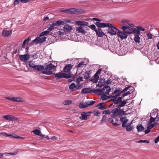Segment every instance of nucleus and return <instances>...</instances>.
<instances>
[{
    "mask_svg": "<svg viewBox=\"0 0 159 159\" xmlns=\"http://www.w3.org/2000/svg\"><path fill=\"white\" fill-rule=\"evenodd\" d=\"M57 66V63H50L45 66V70L42 71V73L47 75L52 74L53 72L56 70Z\"/></svg>",
    "mask_w": 159,
    "mask_h": 159,
    "instance_id": "obj_1",
    "label": "nucleus"
},
{
    "mask_svg": "<svg viewBox=\"0 0 159 159\" xmlns=\"http://www.w3.org/2000/svg\"><path fill=\"white\" fill-rule=\"evenodd\" d=\"M111 112L112 114L111 115V117L114 118L117 116L121 117L124 115L125 111L123 109L117 107L113 109Z\"/></svg>",
    "mask_w": 159,
    "mask_h": 159,
    "instance_id": "obj_2",
    "label": "nucleus"
},
{
    "mask_svg": "<svg viewBox=\"0 0 159 159\" xmlns=\"http://www.w3.org/2000/svg\"><path fill=\"white\" fill-rule=\"evenodd\" d=\"M122 97H119L118 98H113L112 100L114 102L115 104H117L116 107L118 108L124 107L126 104V102L124 100H122Z\"/></svg>",
    "mask_w": 159,
    "mask_h": 159,
    "instance_id": "obj_3",
    "label": "nucleus"
},
{
    "mask_svg": "<svg viewBox=\"0 0 159 159\" xmlns=\"http://www.w3.org/2000/svg\"><path fill=\"white\" fill-rule=\"evenodd\" d=\"M71 73H69L67 74L63 73L62 72H59L56 74H54L53 76L55 78L57 79H60L62 78H68L71 77Z\"/></svg>",
    "mask_w": 159,
    "mask_h": 159,
    "instance_id": "obj_4",
    "label": "nucleus"
},
{
    "mask_svg": "<svg viewBox=\"0 0 159 159\" xmlns=\"http://www.w3.org/2000/svg\"><path fill=\"white\" fill-rule=\"evenodd\" d=\"M64 24V22L61 20H57L53 22L52 24L50 25L49 27L48 28V30L51 31L54 29L57 28V26L63 25Z\"/></svg>",
    "mask_w": 159,
    "mask_h": 159,
    "instance_id": "obj_5",
    "label": "nucleus"
},
{
    "mask_svg": "<svg viewBox=\"0 0 159 159\" xmlns=\"http://www.w3.org/2000/svg\"><path fill=\"white\" fill-rule=\"evenodd\" d=\"M111 25L112 26H108V32L111 35H115L116 34V33H117V32H119V30L112 25L111 24Z\"/></svg>",
    "mask_w": 159,
    "mask_h": 159,
    "instance_id": "obj_6",
    "label": "nucleus"
},
{
    "mask_svg": "<svg viewBox=\"0 0 159 159\" xmlns=\"http://www.w3.org/2000/svg\"><path fill=\"white\" fill-rule=\"evenodd\" d=\"M122 29L123 31L127 34L132 33L133 29L128 26H124L122 27Z\"/></svg>",
    "mask_w": 159,
    "mask_h": 159,
    "instance_id": "obj_7",
    "label": "nucleus"
},
{
    "mask_svg": "<svg viewBox=\"0 0 159 159\" xmlns=\"http://www.w3.org/2000/svg\"><path fill=\"white\" fill-rule=\"evenodd\" d=\"M41 37H39L36 38L35 39L33 40V42L36 44L42 43L45 41L47 38L46 37L41 38Z\"/></svg>",
    "mask_w": 159,
    "mask_h": 159,
    "instance_id": "obj_8",
    "label": "nucleus"
},
{
    "mask_svg": "<svg viewBox=\"0 0 159 159\" xmlns=\"http://www.w3.org/2000/svg\"><path fill=\"white\" fill-rule=\"evenodd\" d=\"M20 59L21 61L27 62L29 60L30 57V55L28 54L25 55H19Z\"/></svg>",
    "mask_w": 159,
    "mask_h": 159,
    "instance_id": "obj_9",
    "label": "nucleus"
},
{
    "mask_svg": "<svg viewBox=\"0 0 159 159\" xmlns=\"http://www.w3.org/2000/svg\"><path fill=\"white\" fill-rule=\"evenodd\" d=\"M111 90V89L110 86L106 85L105 86H104V88L101 89L102 94H108L110 92Z\"/></svg>",
    "mask_w": 159,
    "mask_h": 159,
    "instance_id": "obj_10",
    "label": "nucleus"
},
{
    "mask_svg": "<svg viewBox=\"0 0 159 159\" xmlns=\"http://www.w3.org/2000/svg\"><path fill=\"white\" fill-rule=\"evenodd\" d=\"M121 93H122L121 90L116 89L112 93V94L110 95V98H115L116 97L120 96Z\"/></svg>",
    "mask_w": 159,
    "mask_h": 159,
    "instance_id": "obj_11",
    "label": "nucleus"
},
{
    "mask_svg": "<svg viewBox=\"0 0 159 159\" xmlns=\"http://www.w3.org/2000/svg\"><path fill=\"white\" fill-rule=\"evenodd\" d=\"M12 33V30H7V29L4 28L3 30L2 35L5 37H8L11 35Z\"/></svg>",
    "mask_w": 159,
    "mask_h": 159,
    "instance_id": "obj_12",
    "label": "nucleus"
},
{
    "mask_svg": "<svg viewBox=\"0 0 159 159\" xmlns=\"http://www.w3.org/2000/svg\"><path fill=\"white\" fill-rule=\"evenodd\" d=\"M127 34H127L124 31L121 32L119 30V32H117L118 35L122 39H125L128 36Z\"/></svg>",
    "mask_w": 159,
    "mask_h": 159,
    "instance_id": "obj_13",
    "label": "nucleus"
},
{
    "mask_svg": "<svg viewBox=\"0 0 159 159\" xmlns=\"http://www.w3.org/2000/svg\"><path fill=\"white\" fill-rule=\"evenodd\" d=\"M34 70L39 71L42 72L45 70V67L43 65L39 64L36 65V66H35Z\"/></svg>",
    "mask_w": 159,
    "mask_h": 159,
    "instance_id": "obj_14",
    "label": "nucleus"
},
{
    "mask_svg": "<svg viewBox=\"0 0 159 159\" xmlns=\"http://www.w3.org/2000/svg\"><path fill=\"white\" fill-rule=\"evenodd\" d=\"M3 118L7 120L11 121H14L16 120V118L15 116L11 115L3 116Z\"/></svg>",
    "mask_w": 159,
    "mask_h": 159,
    "instance_id": "obj_15",
    "label": "nucleus"
},
{
    "mask_svg": "<svg viewBox=\"0 0 159 159\" xmlns=\"http://www.w3.org/2000/svg\"><path fill=\"white\" fill-rule=\"evenodd\" d=\"M128 119H127L126 116L122 117L120 118V120L122 122V126L125 127L126 126V123L128 121Z\"/></svg>",
    "mask_w": 159,
    "mask_h": 159,
    "instance_id": "obj_16",
    "label": "nucleus"
},
{
    "mask_svg": "<svg viewBox=\"0 0 159 159\" xmlns=\"http://www.w3.org/2000/svg\"><path fill=\"white\" fill-rule=\"evenodd\" d=\"M63 29L64 32H69L72 30V26L67 24L65 25H64Z\"/></svg>",
    "mask_w": 159,
    "mask_h": 159,
    "instance_id": "obj_17",
    "label": "nucleus"
},
{
    "mask_svg": "<svg viewBox=\"0 0 159 159\" xmlns=\"http://www.w3.org/2000/svg\"><path fill=\"white\" fill-rule=\"evenodd\" d=\"M73 65L71 64H68L66 65L63 69L64 72H68L72 68Z\"/></svg>",
    "mask_w": 159,
    "mask_h": 159,
    "instance_id": "obj_18",
    "label": "nucleus"
},
{
    "mask_svg": "<svg viewBox=\"0 0 159 159\" xmlns=\"http://www.w3.org/2000/svg\"><path fill=\"white\" fill-rule=\"evenodd\" d=\"M80 86H76L74 83H72L69 86V89L71 91H74L76 90V89H79Z\"/></svg>",
    "mask_w": 159,
    "mask_h": 159,
    "instance_id": "obj_19",
    "label": "nucleus"
},
{
    "mask_svg": "<svg viewBox=\"0 0 159 159\" xmlns=\"http://www.w3.org/2000/svg\"><path fill=\"white\" fill-rule=\"evenodd\" d=\"M89 113V112H83L81 114L82 117H80V118L82 120H87V116L88 115Z\"/></svg>",
    "mask_w": 159,
    "mask_h": 159,
    "instance_id": "obj_20",
    "label": "nucleus"
},
{
    "mask_svg": "<svg viewBox=\"0 0 159 159\" xmlns=\"http://www.w3.org/2000/svg\"><path fill=\"white\" fill-rule=\"evenodd\" d=\"M94 30L96 32L97 35L99 37L102 36L104 34V33L101 29H98V30L95 29Z\"/></svg>",
    "mask_w": 159,
    "mask_h": 159,
    "instance_id": "obj_21",
    "label": "nucleus"
},
{
    "mask_svg": "<svg viewBox=\"0 0 159 159\" xmlns=\"http://www.w3.org/2000/svg\"><path fill=\"white\" fill-rule=\"evenodd\" d=\"M96 107H98V109H99L103 110L106 108L104 106V104L103 103H101L98 104Z\"/></svg>",
    "mask_w": 159,
    "mask_h": 159,
    "instance_id": "obj_22",
    "label": "nucleus"
},
{
    "mask_svg": "<svg viewBox=\"0 0 159 159\" xmlns=\"http://www.w3.org/2000/svg\"><path fill=\"white\" fill-rule=\"evenodd\" d=\"M75 10L76 14H81L84 13L85 12V11L83 9L75 8Z\"/></svg>",
    "mask_w": 159,
    "mask_h": 159,
    "instance_id": "obj_23",
    "label": "nucleus"
},
{
    "mask_svg": "<svg viewBox=\"0 0 159 159\" xmlns=\"http://www.w3.org/2000/svg\"><path fill=\"white\" fill-rule=\"evenodd\" d=\"M91 89L90 88H85L83 89L81 91L82 93H87L91 92Z\"/></svg>",
    "mask_w": 159,
    "mask_h": 159,
    "instance_id": "obj_24",
    "label": "nucleus"
},
{
    "mask_svg": "<svg viewBox=\"0 0 159 159\" xmlns=\"http://www.w3.org/2000/svg\"><path fill=\"white\" fill-rule=\"evenodd\" d=\"M24 101V98L20 97H14V102H21Z\"/></svg>",
    "mask_w": 159,
    "mask_h": 159,
    "instance_id": "obj_25",
    "label": "nucleus"
},
{
    "mask_svg": "<svg viewBox=\"0 0 159 159\" xmlns=\"http://www.w3.org/2000/svg\"><path fill=\"white\" fill-rule=\"evenodd\" d=\"M76 30L78 31L79 33H86V31H85L83 27L80 26V27H76Z\"/></svg>",
    "mask_w": 159,
    "mask_h": 159,
    "instance_id": "obj_26",
    "label": "nucleus"
},
{
    "mask_svg": "<svg viewBox=\"0 0 159 159\" xmlns=\"http://www.w3.org/2000/svg\"><path fill=\"white\" fill-rule=\"evenodd\" d=\"M28 64L29 66L33 68L34 69L36 65L35 63V62L33 61H29L28 62Z\"/></svg>",
    "mask_w": 159,
    "mask_h": 159,
    "instance_id": "obj_27",
    "label": "nucleus"
},
{
    "mask_svg": "<svg viewBox=\"0 0 159 159\" xmlns=\"http://www.w3.org/2000/svg\"><path fill=\"white\" fill-rule=\"evenodd\" d=\"M139 35L138 34H134V38L135 42L138 43H139L140 42V37Z\"/></svg>",
    "mask_w": 159,
    "mask_h": 159,
    "instance_id": "obj_28",
    "label": "nucleus"
},
{
    "mask_svg": "<svg viewBox=\"0 0 159 159\" xmlns=\"http://www.w3.org/2000/svg\"><path fill=\"white\" fill-rule=\"evenodd\" d=\"M92 92L96 93L98 95H101L102 94V90L101 89H94L92 90Z\"/></svg>",
    "mask_w": 159,
    "mask_h": 159,
    "instance_id": "obj_29",
    "label": "nucleus"
},
{
    "mask_svg": "<svg viewBox=\"0 0 159 159\" xmlns=\"http://www.w3.org/2000/svg\"><path fill=\"white\" fill-rule=\"evenodd\" d=\"M108 122H109L110 123H112L113 125L115 126L118 125L120 124L118 123L117 122H116V123L113 122V119L111 118L108 119Z\"/></svg>",
    "mask_w": 159,
    "mask_h": 159,
    "instance_id": "obj_30",
    "label": "nucleus"
},
{
    "mask_svg": "<svg viewBox=\"0 0 159 159\" xmlns=\"http://www.w3.org/2000/svg\"><path fill=\"white\" fill-rule=\"evenodd\" d=\"M137 129L138 132L142 131L144 129V128L141 125H138L137 126Z\"/></svg>",
    "mask_w": 159,
    "mask_h": 159,
    "instance_id": "obj_31",
    "label": "nucleus"
},
{
    "mask_svg": "<svg viewBox=\"0 0 159 159\" xmlns=\"http://www.w3.org/2000/svg\"><path fill=\"white\" fill-rule=\"evenodd\" d=\"M131 124V123H130L129 125H126V126H125V127H126V131H131L133 129V126H131L130 125Z\"/></svg>",
    "mask_w": 159,
    "mask_h": 159,
    "instance_id": "obj_32",
    "label": "nucleus"
},
{
    "mask_svg": "<svg viewBox=\"0 0 159 159\" xmlns=\"http://www.w3.org/2000/svg\"><path fill=\"white\" fill-rule=\"evenodd\" d=\"M79 107L80 108H84L87 107V106H86L85 103L81 102L79 104Z\"/></svg>",
    "mask_w": 159,
    "mask_h": 159,
    "instance_id": "obj_33",
    "label": "nucleus"
},
{
    "mask_svg": "<svg viewBox=\"0 0 159 159\" xmlns=\"http://www.w3.org/2000/svg\"><path fill=\"white\" fill-rule=\"evenodd\" d=\"M97 74V73H96V74L94 75V79H93V80H92V79L91 80V81H93L94 82H95V83L97 82L98 80V79L99 78V76Z\"/></svg>",
    "mask_w": 159,
    "mask_h": 159,
    "instance_id": "obj_34",
    "label": "nucleus"
},
{
    "mask_svg": "<svg viewBox=\"0 0 159 159\" xmlns=\"http://www.w3.org/2000/svg\"><path fill=\"white\" fill-rule=\"evenodd\" d=\"M112 26L111 24L109 23H101L100 27L101 28L108 27L109 26Z\"/></svg>",
    "mask_w": 159,
    "mask_h": 159,
    "instance_id": "obj_35",
    "label": "nucleus"
},
{
    "mask_svg": "<svg viewBox=\"0 0 159 159\" xmlns=\"http://www.w3.org/2000/svg\"><path fill=\"white\" fill-rule=\"evenodd\" d=\"M50 31V30H48V29L46 30V31H44L42 32V33H41L40 34V37H42L43 36L48 34L49 33Z\"/></svg>",
    "mask_w": 159,
    "mask_h": 159,
    "instance_id": "obj_36",
    "label": "nucleus"
},
{
    "mask_svg": "<svg viewBox=\"0 0 159 159\" xmlns=\"http://www.w3.org/2000/svg\"><path fill=\"white\" fill-rule=\"evenodd\" d=\"M72 103V101L70 100H66L63 102V103L65 105H70Z\"/></svg>",
    "mask_w": 159,
    "mask_h": 159,
    "instance_id": "obj_37",
    "label": "nucleus"
},
{
    "mask_svg": "<svg viewBox=\"0 0 159 159\" xmlns=\"http://www.w3.org/2000/svg\"><path fill=\"white\" fill-rule=\"evenodd\" d=\"M90 74L87 71L85 72L84 74V78L85 79H87L90 77Z\"/></svg>",
    "mask_w": 159,
    "mask_h": 159,
    "instance_id": "obj_38",
    "label": "nucleus"
},
{
    "mask_svg": "<svg viewBox=\"0 0 159 159\" xmlns=\"http://www.w3.org/2000/svg\"><path fill=\"white\" fill-rule=\"evenodd\" d=\"M109 98H110V96H109L106 95H102L101 97V99L103 100H106Z\"/></svg>",
    "mask_w": 159,
    "mask_h": 159,
    "instance_id": "obj_39",
    "label": "nucleus"
},
{
    "mask_svg": "<svg viewBox=\"0 0 159 159\" xmlns=\"http://www.w3.org/2000/svg\"><path fill=\"white\" fill-rule=\"evenodd\" d=\"M133 33H134V34L139 35L140 33V32L138 29L137 30L136 29L134 28L133 29Z\"/></svg>",
    "mask_w": 159,
    "mask_h": 159,
    "instance_id": "obj_40",
    "label": "nucleus"
},
{
    "mask_svg": "<svg viewBox=\"0 0 159 159\" xmlns=\"http://www.w3.org/2000/svg\"><path fill=\"white\" fill-rule=\"evenodd\" d=\"M32 132L35 134L37 135H39L40 133V131L39 130L37 129L33 130L32 131Z\"/></svg>",
    "mask_w": 159,
    "mask_h": 159,
    "instance_id": "obj_41",
    "label": "nucleus"
},
{
    "mask_svg": "<svg viewBox=\"0 0 159 159\" xmlns=\"http://www.w3.org/2000/svg\"><path fill=\"white\" fill-rule=\"evenodd\" d=\"M30 37L28 38V39H25L22 45V48H24V46L26 43L27 42V43L29 42V41L30 40Z\"/></svg>",
    "mask_w": 159,
    "mask_h": 159,
    "instance_id": "obj_42",
    "label": "nucleus"
},
{
    "mask_svg": "<svg viewBox=\"0 0 159 159\" xmlns=\"http://www.w3.org/2000/svg\"><path fill=\"white\" fill-rule=\"evenodd\" d=\"M84 62L83 61V62H81L80 63H79L77 66H76V67H77L78 68H82V67H83V65H84Z\"/></svg>",
    "mask_w": 159,
    "mask_h": 159,
    "instance_id": "obj_43",
    "label": "nucleus"
},
{
    "mask_svg": "<svg viewBox=\"0 0 159 159\" xmlns=\"http://www.w3.org/2000/svg\"><path fill=\"white\" fill-rule=\"evenodd\" d=\"M138 143H149V141L148 140H140L138 142Z\"/></svg>",
    "mask_w": 159,
    "mask_h": 159,
    "instance_id": "obj_44",
    "label": "nucleus"
},
{
    "mask_svg": "<svg viewBox=\"0 0 159 159\" xmlns=\"http://www.w3.org/2000/svg\"><path fill=\"white\" fill-rule=\"evenodd\" d=\"M146 35L148 39H151L153 38V35L150 33L146 34Z\"/></svg>",
    "mask_w": 159,
    "mask_h": 159,
    "instance_id": "obj_45",
    "label": "nucleus"
},
{
    "mask_svg": "<svg viewBox=\"0 0 159 159\" xmlns=\"http://www.w3.org/2000/svg\"><path fill=\"white\" fill-rule=\"evenodd\" d=\"M77 24H78L79 25H85V24L86 23L85 22H83L81 21H78L77 22Z\"/></svg>",
    "mask_w": 159,
    "mask_h": 159,
    "instance_id": "obj_46",
    "label": "nucleus"
},
{
    "mask_svg": "<svg viewBox=\"0 0 159 159\" xmlns=\"http://www.w3.org/2000/svg\"><path fill=\"white\" fill-rule=\"evenodd\" d=\"M156 119V118H153L152 117H151L149 121L148 122H149L148 124H150L152 122L154 121Z\"/></svg>",
    "mask_w": 159,
    "mask_h": 159,
    "instance_id": "obj_47",
    "label": "nucleus"
},
{
    "mask_svg": "<svg viewBox=\"0 0 159 159\" xmlns=\"http://www.w3.org/2000/svg\"><path fill=\"white\" fill-rule=\"evenodd\" d=\"M111 113V112L109 110L104 111L102 112V113L103 114L105 115L110 114Z\"/></svg>",
    "mask_w": 159,
    "mask_h": 159,
    "instance_id": "obj_48",
    "label": "nucleus"
},
{
    "mask_svg": "<svg viewBox=\"0 0 159 159\" xmlns=\"http://www.w3.org/2000/svg\"><path fill=\"white\" fill-rule=\"evenodd\" d=\"M83 77L81 76H79L76 79L77 82H80L83 80Z\"/></svg>",
    "mask_w": 159,
    "mask_h": 159,
    "instance_id": "obj_49",
    "label": "nucleus"
},
{
    "mask_svg": "<svg viewBox=\"0 0 159 159\" xmlns=\"http://www.w3.org/2000/svg\"><path fill=\"white\" fill-rule=\"evenodd\" d=\"M131 87L130 86H128L126 88H125L122 91H121V92L122 93H123L125 92L126 91H127L128 89Z\"/></svg>",
    "mask_w": 159,
    "mask_h": 159,
    "instance_id": "obj_50",
    "label": "nucleus"
},
{
    "mask_svg": "<svg viewBox=\"0 0 159 159\" xmlns=\"http://www.w3.org/2000/svg\"><path fill=\"white\" fill-rule=\"evenodd\" d=\"M1 134L2 135L4 136H7V137H8V136H12V135L11 134V135H10V134H7L5 133H4V132H2L1 133Z\"/></svg>",
    "mask_w": 159,
    "mask_h": 159,
    "instance_id": "obj_51",
    "label": "nucleus"
},
{
    "mask_svg": "<svg viewBox=\"0 0 159 159\" xmlns=\"http://www.w3.org/2000/svg\"><path fill=\"white\" fill-rule=\"evenodd\" d=\"M154 126V125L153 124H152L150 125H148L147 127V129H149L150 130V129L153 128Z\"/></svg>",
    "mask_w": 159,
    "mask_h": 159,
    "instance_id": "obj_52",
    "label": "nucleus"
},
{
    "mask_svg": "<svg viewBox=\"0 0 159 159\" xmlns=\"http://www.w3.org/2000/svg\"><path fill=\"white\" fill-rule=\"evenodd\" d=\"M137 29L139 30V31L141 30L142 31H144L145 30V29L144 28H142V27L141 26H137Z\"/></svg>",
    "mask_w": 159,
    "mask_h": 159,
    "instance_id": "obj_53",
    "label": "nucleus"
},
{
    "mask_svg": "<svg viewBox=\"0 0 159 159\" xmlns=\"http://www.w3.org/2000/svg\"><path fill=\"white\" fill-rule=\"evenodd\" d=\"M5 98L7 99H8L12 101L13 102L14 97H6Z\"/></svg>",
    "mask_w": 159,
    "mask_h": 159,
    "instance_id": "obj_54",
    "label": "nucleus"
},
{
    "mask_svg": "<svg viewBox=\"0 0 159 159\" xmlns=\"http://www.w3.org/2000/svg\"><path fill=\"white\" fill-rule=\"evenodd\" d=\"M17 152H15L13 153H8V154L9 155H15L17 153Z\"/></svg>",
    "mask_w": 159,
    "mask_h": 159,
    "instance_id": "obj_55",
    "label": "nucleus"
},
{
    "mask_svg": "<svg viewBox=\"0 0 159 159\" xmlns=\"http://www.w3.org/2000/svg\"><path fill=\"white\" fill-rule=\"evenodd\" d=\"M73 8L69 9V14H73Z\"/></svg>",
    "mask_w": 159,
    "mask_h": 159,
    "instance_id": "obj_56",
    "label": "nucleus"
},
{
    "mask_svg": "<svg viewBox=\"0 0 159 159\" xmlns=\"http://www.w3.org/2000/svg\"><path fill=\"white\" fill-rule=\"evenodd\" d=\"M159 141V136H158L155 140V143H157Z\"/></svg>",
    "mask_w": 159,
    "mask_h": 159,
    "instance_id": "obj_57",
    "label": "nucleus"
},
{
    "mask_svg": "<svg viewBox=\"0 0 159 159\" xmlns=\"http://www.w3.org/2000/svg\"><path fill=\"white\" fill-rule=\"evenodd\" d=\"M100 113L99 111H98L94 113V115L95 116H100Z\"/></svg>",
    "mask_w": 159,
    "mask_h": 159,
    "instance_id": "obj_58",
    "label": "nucleus"
},
{
    "mask_svg": "<svg viewBox=\"0 0 159 159\" xmlns=\"http://www.w3.org/2000/svg\"><path fill=\"white\" fill-rule=\"evenodd\" d=\"M128 22V20L124 19L122 20L121 21V22L122 23H127Z\"/></svg>",
    "mask_w": 159,
    "mask_h": 159,
    "instance_id": "obj_59",
    "label": "nucleus"
},
{
    "mask_svg": "<svg viewBox=\"0 0 159 159\" xmlns=\"http://www.w3.org/2000/svg\"><path fill=\"white\" fill-rule=\"evenodd\" d=\"M95 24L98 27H100L101 26V23L99 22H96L95 23Z\"/></svg>",
    "mask_w": 159,
    "mask_h": 159,
    "instance_id": "obj_60",
    "label": "nucleus"
},
{
    "mask_svg": "<svg viewBox=\"0 0 159 159\" xmlns=\"http://www.w3.org/2000/svg\"><path fill=\"white\" fill-rule=\"evenodd\" d=\"M92 20H95V21H99V22H100L101 21V19H99L97 18H93L92 19Z\"/></svg>",
    "mask_w": 159,
    "mask_h": 159,
    "instance_id": "obj_61",
    "label": "nucleus"
},
{
    "mask_svg": "<svg viewBox=\"0 0 159 159\" xmlns=\"http://www.w3.org/2000/svg\"><path fill=\"white\" fill-rule=\"evenodd\" d=\"M19 3V1L18 0H15L14 1V4L15 5H18Z\"/></svg>",
    "mask_w": 159,
    "mask_h": 159,
    "instance_id": "obj_62",
    "label": "nucleus"
},
{
    "mask_svg": "<svg viewBox=\"0 0 159 159\" xmlns=\"http://www.w3.org/2000/svg\"><path fill=\"white\" fill-rule=\"evenodd\" d=\"M95 103V101H92L90 102L89 104H88V105H89L90 106H91L93 104Z\"/></svg>",
    "mask_w": 159,
    "mask_h": 159,
    "instance_id": "obj_63",
    "label": "nucleus"
},
{
    "mask_svg": "<svg viewBox=\"0 0 159 159\" xmlns=\"http://www.w3.org/2000/svg\"><path fill=\"white\" fill-rule=\"evenodd\" d=\"M150 130L149 129H146L144 131L145 133V134H148L150 132Z\"/></svg>",
    "mask_w": 159,
    "mask_h": 159,
    "instance_id": "obj_64",
    "label": "nucleus"
}]
</instances>
